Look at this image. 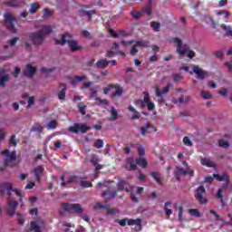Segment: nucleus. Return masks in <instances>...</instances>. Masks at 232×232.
Instances as JSON below:
<instances>
[{
    "label": "nucleus",
    "mask_w": 232,
    "mask_h": 232,
    "mask_svg": "<svg viewBox=\"0 0 232 232\" xmlns=\"http://www.w3.org/2000/svg\"><path fill=\"white\" fill-rule=\"evenodd\" d=\"M78 110L82 115H86V105L82 102L78 103Z\"/></svg>",
    "instance_id": "obj_46"
},
{
    "label": "nucleus",
    "mask_w": 232,
    "mask_h": 232,
    "mask_svg": "<svg viewBox=\"0 0 232 232\" xmlns=\"http://www.w3.org/2000/svg\"><path fill=\"white\" fill-rule=\"evenodd\" d=\"M111 117L109 118V121H117V118L119 117V112L117 111V109L115 107L111 108Z\"/></svg>",
    "instance_id": "obj_37"
},
{
    "label": "nucleus",
    "mask_w": 232,
    "mask_h": 232,
    "mask_svg": "<svg viewBox=\"0 0 232 232\" xmlns=\"http://www.w3.org/2000/svg\"><path fill=\"white\" fill-rule=\"evenodd\" d=\"M35 177L37 182H41V177H43V173H44V166H37L32 171Z\"/></svg>",
    "instance_id": "obj_18"
},
{
    "label": "nucleus",
    "mask_w": 232,
    "mask_h": 232,
    "mask_svg": "<svg viewBox=\"0 0 232 232\" xmlns=\"http://www.w3.org/2000/svg\"><path fill=\"white\" fill-rule=\"evenodd\" d=\"M44 227V221L41 218L31 222L30 231L41 232V229Z\"/></svg>",
    "instance_id": "obj_13"
},
{
    "label": "nucleus",
    "mask_w": 232,
    "mask_h": 232,
    "mask_svg": "<svg viewBox=\"0 0 232 232\" xmlns=\"http://www.w3.org/2000/svg\"><path fill=\"white\" fill-rule=\"evenodd\" d=\"M114 88H115V84L108 85L106 88L103 89L104 95H108V93H110V92H111V90H113Z\"/></svg>",
    "instance_id": "obj_51"
},
{
    "label": "nucleus",
    "mask_w": 232,
    "mask_h": 232,
    "mask_svg": "<svg viewBox=\"0 0 232 232\" xmlns=\"http://www.w3.org/2000/svg\"><path fill=\"white\" fill-rule=\"evenodd\" d=\"M112 51H114L116 53H119L122 57H126V53H124L122 51L119 50V44H117V43L113 44Z\"/></svg>",
    "instance_id": "obj_42"
},
{
    "label": "nucleus",
    "mask_w": 232,
    "mask_h": 232,
    "mask_svg": "<svg viewBox=\"0 0 232 232\" xmlns=\"http://www.w3.org/2000/svg\"><path fill=\"white\" fill-rule=\"evenodd\" d=\"M171 43L177 46L176 53H179L180 57H184L188 53V59H193L195 57V53L189 50V45L182 44V40L179 37H174L171 39Z\"/></svg>",
    "instance_id": "obj_2"
},
{
    "label": "nucleus",
    "mask_w": 232,
    "mask_h": 232,
    "mask_svg": "<svg viewBox=\"0 0 232 232\" xmlns=\"http://www.w3.org/2000/svg\"><path fill=\"white\" fill-rule=\"evenodd\" d=\"M2 155L4 156V160L5 162L6 166H14V162H15V150H13L10 152V150H5L2 152Z\"/></svg>",
    "instance_id": "obj_7"
},
{
    "label": "nucleus",
    "mask_w": 232,
    "mask_h": 232,
    "mask_svg": "<svg viewBox=\"0 0 232 232\" xmlns=\"http://www.w3.org/2000/svg\"><path fill=\"white\" fill-rule=\"evenodd\" d=\"M28 39L34 46H41L46 38L39 31H36L29 34Z\"/></svg>",
    "instance_id": "obj_4"
},
{
    "label": "nucleus",
    "mask_w": 232,
    "mask_h": 232,
    "mask_svg": "<svg viewBox=\"0 0 232 232\" xmlns=\"http://www.w3.org/2000/svg\"><path fill=\"white\" fill-rule=\"evenodd\" d=\"M38 32L42 34L44 37L46 38L47 35H50V34L53 32V27L50 24L41 25L40 30Z\"/></svg>",
    "instance_id": "obj_17"
},
{
    "label": "nucleus",
    "mask_w": 232,
    "mask_h": 232,
    "mask_svg": "<svg viewBox=\"0 0 232 232\" xmlns=\"http://www.w3.org/2000/svg\"><path fill=\"white\" fill-rule=\"evenodd\" d=\"M175 209L179 211V214H178L179 220H182V215L184 213V210L182 209V207L175 206Z\"/></svg>",
    "instance_id": "obj_53"
},
{
    "label": "nucleus",
    "mask_w": 232,
    "mask_h": 232,
    "mask_svg": "<svg viewBox=\"0 0 232 232\" xmlns=\"http://www.w3.org/2000/svg\"><path fill=\"white\" fill-rule=\"evenodd\" d=\"M183 141H184L185 146H192L193 145V143L191 142V140H189V138H188V137H185Z\"/></svg>",
    "instance_id": "obj_63"
},
{
    "label": "nucleus",
    "mask_w": 232,
    "mask_h": 232,
    "mask_svg": "<svg viewBox=\"0 0 232 232\" xmlns=\"http://www.w3.org/2000/svg\"><path fill=\"white\" fill-rule=\"evenodd\" d=\"M200 95L202 97V99L205 100H209L213 98V95L211 94V92H208V91H201Z\"/></svg>",
    "instance_id": "obj_43"
},
{
    "label": "nucleus",
    "mask_w": 232,
    "mask_h": 232,
    "mask_svg": "<svg viewBox=\"0 0 232 232\" xmlns=\"http://www.w3.org/2000/svg\"><path fill=\"white\" fill-rule=\"evenodd\" d=\"M188 213H189L191 217H196V218H200L201 217L200 212H198V209L196 208H189Z\"/></svg>",
    "instance_id": "obj_41"
},
{
    "label": "nucleus",
    "mask_w": 232,
    "mask_h": 232,
    "mask_svg": "<svg viewBox=\"0 0 232 232\" xmlns=\"http://www.w3.org/2000/svg\"><path fill=\"white\" fill-rule=\"evenodd\" d=\"M192 72L197 75V78L199 79V81H206V77L209 75L208 71L200 68L198 65H193Z\"/></svg>",
    "instance_id": "obj_9"
},
{
    "label": "nucleus",
    "mask_w": 232,
    "mask_h": 232,
    "mask_svg": "<svg viewBox=\"0 0 232 232\" xmlns=\"http://www.w3.org/2000/svg\"><path fill=\"white\" fill-rule=\"evenodd\" d=\"M6 6H24V2H18L17 0H8L5 2Z\"/></svg>",
    "instance_id": "obj_28"
},
{
    "label": "nucleus",
    "mask_w": 232,
    "mask_h": 232,
    "mask_svg": "<svg viewBox=\"0 0 232 232\" xmlns=\"http://www.w3.org/2000/svg\"><path fill=\"white\" fill-rule=\"evenodd\" d=\"M114 90L115 92L111 94V97L115 98V97H121L122 93L124 92V88L119 84H114Z\"/></svg>",
    "instance_id": "obj_23"
},
{
    "label": "nucleus",
    "mask_w": 232,
    "mask_h": 232,
    "mask_svg": "<svg viewBox=\"0 0 232 232\" xmlns=\"http://www.w3.org/2000/svg\"><path fill=\"white\" fill-rule=\"evenodd\" d=\"M102 196L108 197V198H115V197H117V192L112 191L111 188H108L107 191L103 192Z\"/></svg>",
    "instance_id": "obj_38"
},
{
    "label": "nucleus",
    "mask_w": 232,
    "mask_h": 232,
    "mask_svg": "<svg viewBox=\"0 0 232 232\" xmlns=\"http://www.w3.org/2000/svg\"><path fill=\"white\" fill-rule=\"evenodd\" d=\"M169 206H171V203H165L164 211H165L166 215H168V217H169V215H171V213H173L171 211V209L169 208Z\"/></svg>",
    "instance_id": "obj_55"
},
{
    "label": "nucleus",
    "mask_w": 232,
    "mask_h": 232,
    "mask_svg": "<svg viewBox=\"0 0 232 232\" xmlns=\"http://www.w3.org/2000/svg\"><path fill=\"white\" fill-rule=\"evenodd\" d=\"M128 226H138L140 227V219H129L127 220Z\"/></svg>",
    "instance_id": "obj_44"
},
{
    "label": "nucleus",
    "mask_w": 232,
    "mask_h": 232,
    "mask_svg": "<svg viewBox=\"0 0 232 232\" xmlns=\"http://www.w3.org/2000/svg\"><path fill=\"white\" fill-rule=\"evenodd\" d=\"M83 179L86 178H79L77 176H68V174H63L60 180H62L61 186L64 187L66 184H72V182H78L81 186V188H92L93 184H92L91 181L84 180Z\"/></svg>",
    "instance_id": "obj_1"
},
{
    "label": "nucleus",
    "mask_w": 232,
    "mask_h": 232,
    "mask_svg": "<svg viewBox=\"0 0 232 232\" xmlns=\"http://www.w3.org/2000/svg\"><path fill=\"white\" fill-rule=\"evenodd\" d=\"M108 184H110V181L104 180L103 182L97 183L96 188L98 189H101L102 188H107Z\"/></svg>",
    "instance_id": "obj_54"
},
{
    "label": "nucleus",
    "mask_w": 232,
    "mask_h": 232,
    "mask_svg": "<svg viewBox=\"0 0 232 232\" xmlns=\"http://www.w3.org/2000/svg\"><path fill=\"white\" fill-rule=\"evenodd\" d=\"M128 110H129V111H131V113H133L131 116L132 120L140 119V113L139 111H137V110L135 108H133V106L130 105Z\"/></svg>",
    "instance_id": "obj_33"
},
{
    "label": "nucleus",
    "mask_w": 232,
    "mask_h": 232,
    "mask_svg": "<svg viewBox=\"0 0 232 232\" xmlns=\"http://www.w3.org/2000/svg\"><path fill=\"white\" fill-rule=\"evenodd\" d=\"M131 15L133 19H140V16L142 15V11H140L138 13H131Z\"/></svg>",
    "instance_id": "obj_61"
},
{
    "label": "nucleus",
    "mask_w": 232,
    "mask_h": 232,
    "mask_svg": "<svg viewBox=\"0 0 232 232\" xmlns=\"http://www.w3.org/2000/svg\"><path fill=\"white\" fill-rule=\"evenodd\" d=\"M174 82H179L182 81L183 77L180 74H173Z\"/></svg>",
    "instance_id": "obj_62"
},
{
    "label": "nucleus",
    "mask_w": 232,
    "mask_h": 232,
    "mask_svg": "<svg viewBox=\"0 0 232 232\" xmlns=\"http://www.w3.org/2000/svg\"><path fill=\"white\" fill-rule=\"evenodd\" d=\"M103 147H104V141L102 140H97L96 142H94V148L101 150V148H103Z\"/></svg>",
    "instance_id": "obj_50"
},
{
    "label": "nucleus",
    "mask_w": 232,
    "mask_h": 232,
    "mask_svg": "<svg viewBox=\"0 0 232 232\" xmlns=\"http://www.w3.org/2000/svg\"><path fill=\"white\" fill-rule=\"evenodd\" d=\"M213 178L216 179V180H218L219 182H226L225 186H227V182H229V176H227V174L226 173H223L221 175L213 174Z\"/></svg>",
    "instance_id": "obj_21"
},
{
    "label": "nucleus",
    "mask_w": 232,
    "mask_h": 232,
    "mask_svg": "<svg viewBox=\"0 0 232 232\" xmlns=\"http://www.w3.org/2000/svg\"><path fill=\"white\" fill-rule=\"evenodd\" d=\"M19 206V203L15 201L14 198H9L7 199V213L11 217L15 215V209H17V207Z\"/></svg>",
    "instance_id": "obj_11"
},
{
    "label": "nucleus",
    "mask_w": 232,
    "mask_h": 232,
    "mask_svg": "<svg viewBox=\"0 0 232 232\" xmlns=\"http://www.w3.org/2000/svg\"><path fill=\"white\" fill-rule=\"evenodd\" d=\"M138 153H139V155H140V157H144V155H146V151L144 150V147L140 146L138 148Z\"/></svg>",
    "instance_id": "obj_60"
},
{
    "label": "nucleus",
    "mask_w": 232,
    "mask_h": 232,
    "mask_svg": "<svg viewBox=\"0 0 232 232\" xmlns=\"http://www.w3.org/2000/svg\"><path fill=\"white\" fill-rule=\"evenodd\" d=\"M219 146H220V148H229L231 146V144H229V141H227V140H219Z\"/></svg>",
    "instance_id": "obj_52"
},
{
    "label": "nucleus",
    "mask_w": 232,
    "mask_h": 232,
    "mask_svg": "<svg viewBox=\"0 0 232 232\" xmlns=\"http://www.w3.org/2000/svg\"><path fill=\"white\" fill-rule=\"evenodd\" d=\"M84 81H88V76H74L72 79H71V84H72V86H77L79 82H82Z\"/></svg>",
    "instance_id": "obj_22"
},
{
    "label": "nucleus",
    "mask_w": 232,
    "mask_h": 232,
    "mask_svg": "<svg viewBox=\"0 0 232 232\" xmlns=\"http://www.w3.org/2000/svg\"><path fill=\"white\" fill-rule=\"evenodd\" d=\"M204 195H206V188L204 186H200L195 193V197L199 204H208V198H204Z\"/></svg>",
    "instance_id": "obj_10"
},
{
    "label": "nucleus",
    "mask_w": 232,
    "mask_h": 232,
    "mask_svg": "<svg viewBox=\"0 0 232 232\" xmlns=\"http://www.w3.org/2000/svg\"><path fill=\"white\" fill-rule=\"evenodd\" d=\"M5 26L10 30L13 34H17V29L15 26H14V23H15L17 20L15 19V16L10 13H7L5 14Z\"/></svg>",
    "instance_id": "obj_6"
},
{
    "label": "nucleus",
    "mask_w": 232,
    "mask_h": 232,
    "mask_svg": "<svg viewBox=\"0 0 232 232\" xmlns=\"http://www.w3.org/2000/svg\"><path fill=\"white\" fill-rule=\"evenodd\" d=\"M118 189H119V191L130 192V189H131V187L126 186V182L121 180L118 182Z\"/></svg>",
    "instance_id": "obj_30"
},
{
    "label": "nucleus",
    "mask_w": 232,
    "mask_h": 232,
    "mask_svg": "<svg viewBox=\"0 0 232 232\" xmlns=\"http://www.w3.org/2000/svg\"><path fill=\"white\" fill-rule=\"evenodd\" d=\"M140 46L148 48V46H150V42L143 40L137 41L136 44L130 49V55H137V53H139Z\"/></svg>",
    "instance_id": "obj_12"
},
{
    "label": "nucleus",
    "mask_w": 232,
    "mask_h": 232,
    "mask_svg": "<svg viewBox=\"0 0 232 232\" xmlns=\"http://www.w3.org/2000/svg\"><path fill=\"white\" fill-rule=\"evenodd\" d=\"M76 128L78 129V131H81L82 133H86V131H90L91 128L85 123L82 124H76Z\"/></svg>",
    "instance_id": "obj_31"
},
{
    "label": "nucleus",
    "mask_w": 232,
    "mask_h": 232,
    "mask_svg": "<svg viewBox=\"0 0 232 232\" xmlns=\"http://www.w3.org/2000/svg\"><path fill=\"white\" fill-rule=\"evenodd\" d=\"M200 163L202 166H207V168H215V162L208 158L201 159Z\"/></svg>",
    "instance_id": "obj_29"
},
{
    "label": "nucleus",
    "mask_w": 232,
    "mask_h": 232,
    "mask_svg": "<svg viewBox=\"0 0 232 232\" xmlns=\"http://www.w3.org/2000/svg\"><path fill=\"white\" fill-rule=\"evenodd\" d=\"M181 177H186V169H183L180 167L176 168V172H175V179L178 180V182H180V178Z\"/></svg>",
    "instance_id": "obj_25"
},
{
    "label": "nucleus",
    "mask_w": 232,
    "mask_h": 232,
    "mask_svg": "<svg viewBox=\"0 0 232 232\" xmlns=\"http://www.w3.org/2000/svg\"><path fill=\"white\" fill-rule=\"evenodd\" d=\"M63 208L65 211H69V213H77L78 215H82V208H81V204L63 203Z\"/></svg>",
    "instance_id": "obj_8"
},
{
    "label": "nucleus",
    "mask_w": 232,
    "mask_h": 232,
    "mask_svg": "<svg viewBox=\"0 0 232 232\" xmlns=\"http://www.w3.org/2000/svg\"><path fill=\"white\" fill-rule=\"evenodd\" d=\"M220 32L225 37H232V26L226 24H220Z\"/></svg>",
    "instance_id": "obj_16"
},
{
    "label": "nucleus",
    "mask_w": 232,
    "mask_h": 232,
    "mask_svg": "<svg viewBox=\"0 0 232 232\" xmlns=\"http://www.w3.org/2000/svg\"><path fill=\"white\" fill-rule=\"evenodd\" d=\"M97 102H99V104H103V106H108L109 102L108 100L106 99H101V98H96Z\"/></svg>",
    "instance_id": "obj_57"
},
{
    "label": "nucleus",
    "mask_w": 232,
    "mask_h": 232,
    "mask_svg": "<svg viewBox=\"0 0 232 232\" xmlns=\"http://www.w3.org/2000/svg\"><path fill=\"white\" fill-rule=\"evenodd\" d=\"M24 75H26V77H34V75H35V67L27 64L25 66Z\"/></svg>",
    "instance_id": "obj_26"
},
{
    "label": "nucleus",
    "mask_w": 232,
    "mask_h": 232,
    "mask_svg": "<svg viewBox=\"0 0 232 232\" xmlns=\"http://www.w3.org/2000/svg\"><path fill=\"white\" fill-rule=\"evenodd\" d=\"M66 90H68V86H66V83H61L58 92V98L60 99V101H64V99H66Z\"/></svg>",
    "instance_id": "obj_19"
},
{
    "label": "nucleus",
    "mask_w": 232,
    "mask_h": 232,
    "mask_svg": "<svg viewBox=\"0 0 232 232\" xmlns=\"http://www.w3.org/2000/svg\"><path fill=\"white\" fill-rule=\"evenodd\" d=\"M98 90H99V87H94L92 89L90 99H95V101H97V99H99V97H97Z\"/></svg>",
    "instance_id": "obj_48"
},
{
    "label": "nucleus",
    "mask_w": 232,
    "mask_h": 232,
    "mask_svg": "<svg viewBox=\"0 0 232 232\" xmlns=\"http://www.w3.org/2000/svg\"><path fill=\"white\" fill-rule=\"evenodd\" d=\"M110 64V61L106 59H102L96 62L97 68H106Z\"/></svg>",
    "instance_id": "obj_35"
},
{
    "label": "nucleus",
    "mask_w": 232,
    "mask_h": 232,
    "mask_svg": "<svg viewBox=\"0 0 232 232\" xmlns=\"http://www.w3.org/2000/svg\"><path fill=\"white\" fill-rule=\"evenodd\" d=\"M150 177L157 182V184H162V175L159 172H151Z\"/></svg>",
    "instance_id": "obj_32"
},
{
    "label": "nucleus",
    "mask_w": 232,
    "mask_h": 232,
    "mask_svg": "<svg viewBox=\"0 0 232 232\" xmlns=\"http://www.w3.org/2000/svg\"><path fill=\"white\" fill-rule=\"evenodd\" d=\"M80 17H88L89 21H92V15H95V10L91 11H80Z\"/></svg>",
    "instance_id": "obj_27"
},
{
    "label": "nucleus",
    "mask_w": 232,
    "mask_h": 232,
    "mask_svg": "<svg viewBox=\"0 0 232 232\" xmlns=\"http://www.w3.org/2000/svg\"><path fill=\"white\" fill-rule=\"evenodd\" d=\"M150 26H151V28H153V30L155 32H160V23H159V22H151L150 23Z\"/></svg>",
    "instance_id": "obj_47"
},
{
    "label": "nucleus",
    "mask_w": 232,
    "mask_h": 232,
    "mask_svg": "<svg viewBox=\"0 0 232 232\" xmlns=\"http://www.w3.org/2000/svg\"><path fill=\"white\" fill-rule=\"evenodd\" d=\"M141 14L151 15V4H149L143 10H141Z\"/></svg>",
    "instance_id": "obj_49"
},
{
    "label": "nucleus",
    "mask_w": 232,
    "mask_h": 232,
    "mask_svg": "<svg viewBox=\"0 0 232 232\" xmlns=\"http://www.w3.org/2000/svg\"><path fill=\"white\" fill-rule=\"evenodd\" d=\"M34 104H35V98L34 96H31L28 99L27 108H31V106H34Z\"/></svg>",
    "instance_id": "obj_56"
},
{
    "label": "nucleus",
    "mask_w": 232,
    "mask_h": 232,
    "mask_svg": "<svg viewBox=\"0 0 232 232\" xmlns=\"http://www.w3.org/2000/svg\"><path fill=\"white\" fill-rule=\"evenodd\" d=\"M173 86L171 83L168 84L164 90L160 91V88L159 86L155 87V93L156 97H162L163 95H166L169 92V88Z\"/></svg>",
    "instance_id": "obj_20"
},
{
    "label": "nucleus",
    "mask_w": 232,
    "mask_h": 232,
    "mask_svg": "<svg viewBox=\"0 0 232 232\" xmlns=\"http://www.w3.org/2000/svg\"><path fill=\"white\" fill-rule=\"evenodd\" d=\"M136 164L140 166V168H146V166H148V160L145 158H138L136 160Z\"/></svg>",
    "instance_id": "obj_40"
},
{
    "label": "nucleus",
    "mask_w": 232,
    "mask_h": 232,
    "mask_svg": "<svg viewBox=\"0 0 232 232\" xmlns=\"http://www.w3.org/2000/svg\"><path fill=\"white\" fill-rule=\"evenodd\" d=\"M144 99L142 100H137L135 102V104H140L141 108H144L147 106L148 110H155V103L151 102L150 99V94L148 92H144Z\"/></svg>",
    "instance_id": "obj_5"
},
{
    "label": "nucleus",
    "mask_w": 232,
    "mask_h": 232,
    "mask_svg": "<svg viewBox=\"0 0 232 232\" xmlns=\"http://www.w3.org/2000/svg\"><path fill=\"white\" fill-rule=\"evenodd\" d=\"M116 222L118 224H120V226L124 227L126 226V224H128V219H126V218H124V219H117Z\"/></svg>",
    "instance_id": "obj_58"
},
{
    "label": "nucleus",
    "mask_w": 232,
    "mask_h": 232,
    "mask_svg": "<svg viewBox=\"0 0 232 232\" xmlns=\"http://www.w3.org/2000/svg\"><path fill=\"white\" fill-rule=\"evenodd\" d=\"M39 8H41V5L38 2L33 3L29 6V13L35 14Z\"/></svg>",
    "instance_id": "obj_34"
},
{
    "label": "nucleus",
    "mask_w": 232,
    "mask_h": 232,
    "mask_svg": "<svg viewBox=\"0 0 232 232\" xmlns=\"http://www.w3.org/2000/svg\"><path fill=\"white\" fill-rule=\"evenodd\" d=\"M47 130H55L57 128V121L55 120H52L47 123Z\"/></svg>",
    "instance_id": "obj_45"
},
{
    "label": "nucleus",
    "mask_w": 232,
    "mask_h": 232,
    "mask_svg": "<svg viewBox=\"0 0 232 232\" xmlns=\"http://www.w3.org/2000/svg\"><path fill=\"white\" fill-rule=\"evenodd\" d=\"M9 81L10 74L6 73L5 70H0V88H5Z\"/></svg>",
    "instance_id": "obj_15"
},
{
    "label": "nucleus",
    "mask_w": 232,
    "mask_h": 232,
    "mask_svg": "<svg viewBox=\"0 0 232 232\" xmlns=\"http://www.w3.org/2000/svg\"><path fill=\"white\" fill-rule=\"evenodd\" d=\"M17 41H19V37H14L8 40L7 43L3 45V50H10V46H15V44H17Z\"/></svg>",
    "instance_id": "obj_24"
},
{
    "label": "nucleus",
    "mask_w": 232,
    "mask_h": 232,
    "mask_svg": "<svg viewBox=\"0 0 232 232\" xmlns=\"http://www.w3.org/2000/svg\"><path fill=\"white\" fill-rule=\"evenodd\" d=\"M44 14H43V19L48 20L53 17V11L48 10V8H44L43 9Z\"/></svg>",
    "instance_id": "obj_36"
},
{
    "label": "nucleus",
    "mask_w": 232,
    "mask_h": 232,
    "mask_svg": "<svg viewBox=\"0 0 232 232\" xmlns=\"http://www.w3.org/2000/svg\"><path fill=\"white\" fill-rule=\"evenodd\" d=\"M178 101H179V102L180 104H184V102H188V101H189V97H188V96H186V97L181 96V97L179 98Z\"/></svg>",
    "instance_id": "obj_59"
},
{
    "label": "nucleus",
    "mask_w": 232,
    "mask_h": 232,
    "mask_svg": "<svg viewBox=\"0 0 232 232\" xmlns=\"http://www.w3.org/2000/svg\"><path fill=\"white\" fill-rule=\"evenodd\" d=\"M1 189H2L3 193H8L9 197H12V191H14L18 197H21V191L12 189V184H10V183H5V184L2 185Z\"/></svg>",
    "instance_id": "obj_14"
},
{
    "label": "nucleus",
    "mask_w": 232,
    "mask_h": 232,
    "mask_svg": "<svg viewBox=\"0 0 232 232\" xmlns=\"http://www.w3.org/2000/svg\"><path fill=\"white\" fill-rule=\"evenodd\" d=\"M18 217V224H20V226H23V224H24V219L23 218V215H21L20 213L17 214Z\"/></svg>",
    "instance_id": "obj_64"
},
{
    "label": "nucleus",
    "mask_w": 232,
    "mask_h": 232,
    "mask_svg": "<svg viewBox=\"0 0 232 232\" xmlns=\"http://www.w3.org/2000/svg\"><path fill=\"white\" fill-rule=\"evenodd\" d=\"M68 44L71 52H78V50H82V47L79 45L77 41L73 40L71 34L67 33L62 35L61 39H56V44Z\"/></svg>",
    "instance_id": "obj_3"
},
{
    "label": "nucleus",
    "mask_w": 232,
    "mask_h": 232,
    "mask_svg": "<svg viewBox=\"0 0 232 232\" xmlns=\"http://www.w3.org/2000/svg\"><path fill=\"white\" fill-rule=\"evenodd\" d=\"M205 21L208 24H211L212 28H217V23L213 20V17L209 14L205 15Z\"/></svg>",
    "instance_id": "obj_39"
}]
</instances>
